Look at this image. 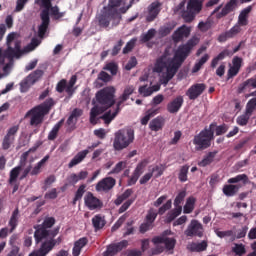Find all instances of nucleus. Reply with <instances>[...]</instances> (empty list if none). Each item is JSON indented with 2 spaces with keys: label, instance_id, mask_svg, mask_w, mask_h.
Returning <instances> with one entry per match:
<instances>
[{
  "label": "nucleus",
  "instance_id": "nucleus-1",
  "mask_svg": "<svg viewBox=\"0 0 256 256\" xmlns=\"http://www.w3.org/2000/svg\"><path fill=\"white\" fill-rule=\"evenodd\" d=\"M197 45H199V38L194 36L185 44L178 46L174 52L173 58H169L167 54H164L156 60L154 66V71L156 73H163L166 69V76L164 77L165 84H168L169 81L177 75V71H179L181 65L185 63L187 57L191 55V52Z\"/></svg>",
  "mask_w": 256,
  "mask_h": 256
},
{
  "label": "nucleus",
  "instance_id": "nucleus-2",
  "mask_svg": "<svg viewBox=\"0 0 256 256\" xmlns=\"http://www.w3.org/2000/svg\"><path fill=\"white\" fill-rule=\"evenodd\" d=\"M123 0H109L108 5L104 6L98 15V24L99 27L103 29H113V27H117L119 23H121V13L117 10V7H121Z\"/></svg>",
  "mask_w": 256,
  "mask_h": 256
},
{
  "label": "nucleus",
  "instance_id": "nucleus-3",
  "mask_svg": "<svg viewBox=\"0 0 256 256\" xmlns=\"http://www.w3.org/2000/svg\"><path fill=\"white\" fill-rule=\"evenodd\" d=\"M55 107V100L53 98L46 99L43 103L33 107L25 114V119L30 117V125L38 127L43 121L45 116L49 115L51 109Z\"/></svg>",
  "mask_w": 256,
  "mask_h": 256
},
{
  "label": "nucleus",
  "instance_id": "nucleus-4",
  "mask_svg": "<svg viewBox=\"0 0 256 256\" xmlns=\"http://www.w3.org/2000/svg\"><path fill=\"white\" fill-rule=\"evenodd\" d=\"M135 141V130L132 128H123L115 132L113 147L115 151L127 149Z\"/></svg>",
  "mask_w": 256,
  "mask_h": 256
},
{
  "label": "nucleus",
  "instance_id": "nucleus-5",
  "mask_svg": "<svg viewBox=\"0 0 256 256\" xmlns=\"http://www.w3.org/2000/svg\"><path fill=\"white\" fill-rule=\"evenodd\" d=\"M215 127V124H210L208 128H204L194 136L193 144L196 146V151H205L211 147V141L215 139Z\"/></svg>",
  "mask_w": 256,
  "mask_h": 256
},
{
  "label": "nucleus",
  "instance_id": "nucleus-6",
  "mask_svg": "<svg viewBox=\"0 0 256 256\" xmlns=\"http://www.w3.org/2000/svg\"><path fill=\"white\" fill-rule=\"evenodd\" d=\"M243 183V185H247L249 183V176L247 174H239L235 177H232L228 179L227 183L223 186L222 192L226 197H235L237 193H239V189H241V186L234 185L235 183Z\"/></svg>",
  "mask_w": 256,
  "mask_h": 256
},
{
  "label": "nucleus",
  "instance_id": "nucleus-7",
  "mask_svg": "<svg viewBox=\"0 0 256 256\" xmlns=\"http://www.w3.org/2000/svg\"><path fill=\"white\" fill-rule=\"evenodd\" d=\"M44 9L40 13L41 24L38 26V37L45 38V34L49 31L51 25V18L49 17V9L51 8V0H40Z\"/></svg>",
  "mask_w": 256,
  "mask_h": 256
},
{
  "label": "nucleus",
  "instance_id": "nucleus-8",
  "mask_svg": "<svg viewBox=\"0 0 256 256\" xmlns=\"http://www.w3.org/2000/svg\"><path fill=\"white\" fill-rule=\"evenodd\" d=\"M96 101L105 109H111L115 105V88L108 86L99 90L96 93Z\"/></svg>",
  "mask_w": 256,
  "mask_h": 256
},
{
  "label": "nucleus",
  "instance_id": "nucleus-9",
  "mask_svg": "<svg viewBox=\"0 0 256 256\" xmlns=\"http://www.w3.org/2000/svg\"><path fill=\"white\" fill-rule=\"evenodd\" d=\"M55 225V219L53 217L46 218L41 225L34 226L35 232H34V239L36 245H39L44 239H47L49 235H51V227Z\"/></svg>",
  "mask_w": 256,
  "mask_h": 256
},
{
  "label": "nucleus",
  "instance_id": "nucleus-10",
  "mask_svg": "<svg viewBox=\"0 0 256 256\" xmlns=\"http://www.w3.org/2000/svg\"><path fill=\"white\" fill-rule=\"evenodd\" d=\"M59 227H56L51 230V233L47 238H44L40 243L43 244L48 253H51L57 247V245H61L63 243V237L59 236L55 239L56 235H59Z\"/></svg>",
  "mask_w": 256,
  "mask_h": 256
},
{
  "label": "nucleus",
  "instance_id": "nucleus-11",
  "mask_svg": "<svg viewBox=\"0 0 256 256\" xmlns=\"http://www.w3.org/2000/svg\"><path fill=\"white\" fill-rule=\"evenodd\" d=\"M237 9V0H230L225 4L223 7V4H220L218 7H216L212 15H215L216 13V19H223V17H227L229 13H233Z\"/></svg>",
  "mask_w": 256,
  "mask_h": 256
},
{
  "label": "nucleus",
  "instance_id": "nucleus-12",
  "mask_svg": "<svg viewBox=\"0 0 256 256\" xmlns=\"http://www.w3.org/2000/svg\"><path fill=\"white\" fill-rule=\"evenodd\" d=\"M17 133H19V126H12L7 130L6 135L2 140L3 151H8V149H11V146L15 143Z\"/></svg>",
  "mask_w": 256,
  "mask_h": 256
},
{
  "label": "nucleus",
  "instance_id": "nucleus-13",
  "mask_svg": "<svg viewBox=\"0 0 256 256\" xmlns=\"http://www.w3.org/2000/svg\"><path fill=\"white\" fill-rule=\"evenodd\" d=\"M129 247V241L122 240L118 243H111L107 246L106 251L103 252V256H115L121 253L123 249Z\"/></svg>",
  "mask_w": 256,
  "mask_h": 256
},
{
  "label": "nucleus",
  "instance_id": "nucleus-14",
  "mask_svg": "<svg viewBox=\"0 0 256 256\" xmlns=\"http://www.w3.org/2000/svg\"><path fill=\"white\" fill-rule=\"evenodd\" d=\"M184 233L186 237H203V224H201L198 220H191Z\"/></svg>",
  "mask_w": 256,
  "mask_h": 256
},
{
  "label": "nucleus",
  "instance_id": "nucleus-15",
  "mask_svg": "<svg viewBox=\"0 0 256 256\" xmlns=\"http://www.w3.org/2000/svg\"><path fill=\"white\" fill-rule=\"evenodd\" d=\"M115 185H117V180H115V178L106 177L96 184L95 189L97 193H109Z\"/></svg>",
  "mask_w": 256,
  "mask_h": 256
},
{
  "label": "nucleus",
  "instance_id": "nucleus-16",
  "mask_svg": "<svg viewBox=\"0 0 256 256\" xmlns=\"http://www.w3.org/2000/svg\"><path fill=\"white\" fill-rule=\"evenodd\" d=\"M84 204L90 211H95L103 207V202L93 195V192H87L84 196Z\"/></svg>",
  "mask_w": 256,
  "mask_h": 256
},
{
  "label": "nucleus",
  "instance_id": "nucleus-17",
  "mask_svg": "<svg viewBox=\"0 0 256 256\" xmlns=\"http://www.w3.org/2000/svg\"><path fill=\"white\" fill-rule=\"evenodd\" d=\"M23 55V50H21V43L16 41L14 48L12 46H7V49L3 51V59H19Z\"/></svg>",
  "mask_w": 256,
  "mask_h": 256
},
{
  "label": "nucleus",
  "instance_id": "nucleus-18",
  "mask_svg": "<svg viewBox=\"0 0 256 256\" xmlns=\"http://www.w3.org/2000/svg\"><path fill=\"white\" fill-rule=\"evenodd\" d=\"M205 89H207V85L204 83H196L187 90L186 95L190 101H195V99H198L203 95Z\"/></svg>",
  "mask_w": 256,
  "mask_h": 256
},
{
  "label": "nucleus",
  "instance_id": "nucleus-19",
  "mask_svg": "<svg viewBox=\"0 0 256 256\" xmlns=\"http://www.w3.org/2000/svg\"><path fill=\"white\" fill-rule=\"evenodd\" d=\"M191 35V28L187 27V25H182L179 27L172 35V39L174 43H180L183 39L189 37Z\"/></svg>",
  "mask_w": 256,
  "mask_h": 256
},
{
  "label": "nucleus",
  "instance_id": "nucleus-20",
  "mask_svg": "<svg viewBox=\"0 0 256 256\" xmlns=\"http://www.w3.org/2000/svg\"><path fill=\"white\" fill-rule=\"evenodd\" d=\"M161 3L153 2L148 6V14L146 16L147 23H153L154 20L157 19L159 13H161Z\"/></svg>",
  "mask_w": 256,
  "mask_h": 256
},
{
  "label": "nucleus",
  "instance_id": "nucleus-21",
  "mask_svg": "<svg viewBox=\"0 0 256 256\" xmlns=\"http://www.w3.org/2000/svg\"><path fill=\"white\" fill-rule=\"evenodd\" d=\"M183 103H184L183 96H177L167 104L166 109L168 113H171V114L179 113V111L181 110V107H183Z\"/></svg>",
  "mask_w": 256,
  "mask_h": 256
},
{
  "label": "nucleus",
  "instance_id": "nucleus-22",
  "mask_svg": "<svg viewBox=\"0 0 256 256\" xmlns=\"http://www.w3.org/2000/svg\"><path fill=\"white\" fill-rule=\"evenodd\" d=\"M20 217H21V214L19 212V208L16 207L12 212L11 217L8 221V225L10 227V233H13V231H15V229H17V227L19 226Z\"/></svg>",
  "mask_w": 256,
  "mask_h": 256
},
{
  "label": "nucleus",
  "instance_id": "nucleus-23",
  "mask_svg": "<svg viewBox=\"0 0 256 256\" xmlns=\"http://www.w3.org/2000/svg\"><path fill=\"white\" fill-rule=\"evenodd\" d=\"M89 155V149L82 150L78 152L73 159L69 162L68 167L69 169H73L75 165H79V163H82L85 160V157Z\"/></svg>",
  "mask_w": 256,
  "mask_h": 256
},
{
  "label": "nucleus",
  "instance_id": "nucleus-24",
  "mask_svg": "<svg viewBox=\"0 0 256 256\" xmlns=\"http://www.w3.org/2000/svg\"><path fill=\"white\" fill-rule=\"evenodd\" d=\"M105 111H107V108H104V106H101V105L99 106V104L97 106H94L90 111L91 125H97L98 115H101V113H105Z\"/></svg>",
  "mask_w": 256,
  "mask_h": 256
},
{
  "label": "nucleus",
  "instance_id": "nucleus-25",
  "mask_svg": "<svg viewBox=\"0 0 256 256\" xmlns=\"http://www.w3.org/2000/svg\"><path fill=\"white\" fill-rule=\"evenodd\" d=\"M163 127H165V118L163 116H157L149 123V129L155 132L161 131Z\"/></svg>",
  "mask_w": 256,
  "mask_h": 256
},
{
  "label": "nucleus",
  "instance_id": "nucleus-26",
  "mask_svg": "<svg viewBox=\"0 0 256 256\" xmlns=\"http://www.w3.org/2000/svg\"><path fill=\"white\" fill-rule=\"evenodd\" d=\"M87 243H89V240L87 239V237H83V238H80L79 240H77L74 243V247L72 249V255L80 256L83 247H85L87 245Z\"/></svg>",
  "mask_w": 256,
  "mask_h": 256
},
{
  "label": "nucleus",
  "instance_id": "nucleus-27",
  "mask_svg": "<svg viewBox=\"0 0 256 256\" xmlns=\"http://www.w3.org/2000/svg\"><path fill=\"white\" fill-rule=\"evenodd\" d=\"M81 115H83V110H81L79 108H75L67 119V122H66L67 125H69V127H75V125H77V121H78L79 117H81Z\"/></svg>",
  "mask_w": 256,
  "mask_h": 256
},
{
  "label": "nucleus",
  "instance_id": "nucleus-28",
  "mask_svg": "<svg viewBox=\"0 0 256 256\" xmlns=\"http://www.w3.org/2000/svg\"><path fill=\"white\" fill-rule=\"evenodd\" d=\"M135 93V87L134 86H126L124 89L123 94L119 97V101L117 102L118 107H121L125 101L129 100V97Z\"/></svg>",
  "mask_w": 256,
  "mask_h": 256
},
{
  "label": "nucleus",
  "instance_id": "nucleus-29",
  "mask_svg": "<svg viewBox=\"0 0 256 256\" xmlns=\"http://www.w3.org/2000/svg\"><path fill=\"white\" fill-rule=\"evenodd\" d=\"M230 55H233V52H231L229 49H224L222 52H220L216 57L212 59L210 66L212 67V69H215V67L219 65V61H223L225 57H230Z\"/></svg>",
  "mask_w": 256,
  "mask_h": 256
},
{
  "label": "nucleus",
  "instance_id": "nucleus-30",
  "mask_svg": "<svg viewBox=\"0 0 256 256\" xmlns=\"http://www.w3.org/2000/svg\"><path fill=\"white\" fill-rule=\"evenodd\" d=\"M251 11H253V6H247L240 12V14L238 16L239 25H242V27L247 25V23H248L247 19H249V13H251Z\"/></svg>",
  "mask_w": 256,
  "mask_h": 256
},
{
  "label": "nucleus",
  "instance_id": "nucleus-31",
  "mask_svg": "<svg viewBox=\"0 0 256 256\" xmlns=\"http://www.w3.org/2000/svg\"><path fill=\"white\" fill-rule=\"evenodd\" d=\"M217 153H219V151L217 150L208 152L204 156V158L198 163L199 167H207V165H211V163L215 161V157H217Z\"/></svg>",
  "mask_w": 256,
  "mask_h": 256
},
{
  "label": "nucleus",
  "instance_id": "nucleus-32",
  "mask_svg": "<svg viewBox=\"0 0 256 256\" xmlns=\"http://www.w3.org/2000/svg\"><path fill=\"white\" fill-rule=\"evenodd\" d=\"M119 111H121V106H118V104H116V109L113 113L111 112V110L105 112L103 116L100 117V119H102L106 123V125H109V123H111V121H113V119H115L117 115H119Z\"/></svg>",
  "mask_w": 256,
  "mask_h": 256
},
{
  "label": "nucleus",
  "instance_id": "nucleus-33",
  "mask_svg": "<svg viewBox=\"0 0 256 256\" xmlns=\"http://www.w3.org/2000/svg\"><path fill=\"white\" fill-rule=\"evenodd\" d=\"M183 212V207H175L174 209L170 210L165 217V223H173L179 215Z\"/></svg>",
  "mask_w": 256,
  "mask_h": 256
},
{
  "label": "nucleus",
  "instance_id": "nucleus-34",
  "mask_svg": "<svg viewBox=\"0 0 256 256\" xmlns=\"http://www.w3.org/2000/svg\"><path fill=\"white\" fill-rule=\"evenodd\" d=\"M201 9H203V2L200 0H189L187 4V10L192 11L196 15L201 13Z\"/></svg>",
  "mask_w": 256,
  "mask_h": 256
},
{
  "label": "nucleus",
  "instance_id": "nucleus-35",
  "mask_svg": "<svg viewBox=\"0 0 256 256\" xmlns=\"http://www.w3.org/2000/svg\"><path fill=\"white\" fill-rule=\"evenodd\" d=\"M63 123H65L64 118H62L57 124L54 125V127L48 134V141H55L57 139V136L59 135V131L61 127H63Z\"/></svg>",
  "mask_w": 256,
  "mask_h": 256
},
{
  "label": "nucleus",
  "instance_id": "nucleus-36",
  "mask_svg": "<svg viewBox=\"0 0 256 256\" xmlns=\"http://www.w3.org/2000/svg\"><path fill=\"white\" fill-rule=\"evenodd\" d=\"M215 233L217 237H219L220 239H225V237H229L230 243H233V241H236L235 231L233 230H226V231L216 230Z\"/></svg>",
  "mask_w": 256,
  "mask_h": 256
},
{
  "label": "nucleus",
  "instance_id": "nucleus-37",
  "mask_svg": "<svg viewBox=\"0 0 256 256\" xmlns=\"http://www.w3.org/2000/svg\"><path fill=\"white\" fill-rule=\"evenodd\" d=\"M22 169H23V166L18 165L10 171V176H9V181H8V183L10 185H13V183H17V179H18L19 174L21 173Z\"/></svg>",
  "mask_w": 256,
  "mask_h": 256
},
{
  "label": "nucleus",
  "instance_id": "nucleus-38",
  "mask_svg": "<svg viewBox=\"0 0 256 256\" xmlns=\"http://www.w3.org/2000/svg\"><path fill=\"white\" fill-rule=\"evenodd\" d=\"M196 201L197 200L195 199V197H193V196L188 197L186 200V204L184 205V208H183V213H185V214L193 213V211L195 209Z\"/></svg>",
  "mask_w": 256,
  "mask_h": 256
},
{
  "label": "nucleus",
  "instance_id": "nucleus-39",
  "mask_svg": "<svg viewBox=\"0 0 256 256\" xmlns=\"http://www.w3.org/2000/svg\"><path fill=\"white\" fill-rule=\"evenodd\" d=\"M247 87H252V89H256V78H249L248 80L241 83L238 87V93H243Z\"/></svg>",
  "mask_w": 256,
  "mask_h": 256
},
{
  "label": "nucleus",
  "instance_id": "nucleus-40",
  "mask_svg": "<svg viewBox=\"0 0 256 256\" xmlns=\"http://www.w3.org/2000/svg\"><path fill=\"white\" fill-rule=\"evenodd\" d=\"M92 225L95 231H99L100 229H103L105 227V220L103 219V217H101V215H95L92 218Z\"/></svg>",
  "mask_w": 256,
  "mask_h": 256
},
{
  "label": "nucleus",
  "instance_id": "nucleus-41",
  "mask_svg": "<svg viewBox=\"0 0 256 256\" xmlns=\"http://www.w3.org/2000/svg\"><path fill=\"white\" fill-rule=\"evenodd\" d=\"M157 113H159V109L147 110L145 113V116L142 117V119L140 121L141 125H147V123H149V121H151V118L155 117V115H157Z\"/></svg>",
  "mask_w": 256,
  "mask_h": 256
},
{
  "label": "nucleus",
  "instance_id": "nucleus-42",
  "mask_svg": "<svg viewBox=\"0 0 256 256\" xmlns=\"http://www.w3.org/2000/svg\"><path fill=\"white\" fill-rule=\"evenodd\" d=\"M50 156L46 155L43 160L39 161L36 166L32 169V171L30 172V175H39L41 173V168L43 167V165H45L46 162L49 161Z\"/></svg>",
  "mask_w": 256,
  "mask_h": 256
},
{
  "label": "nucleus",
  "instance_id": "nucleus-43",
  "mask_svg": "<svg viewBox=\"0 0 256 256\" xmlns=\"http://www.w3.org/2000/svg\"><path fill=\"white\" fill-rule=\"evenodd\" d=\"M45 72H43V70H35L34 72L30 73L27 78L31 81V83H33L34 85L36 84L37 81H39L41 79V77H43Z\"/></svg>",
  "mask_w": 256,
  "mask_h": 256
},
{
  "label": "nucleus",
  "instance_id": "nucleus-44",
  "mask_svg": "<svg viewBox=\"0 0 256 256\" xmlns=\"http://www.w3.org/2000/svg\"><path fill=\"white\" fill-rule=\"evenodd\" d=\"M157 215H159L157 210L154 208H150L145 217L146 223H150L151 225H153V223H155V219H157Z\"/></svg>",
  "mask_w": 256,
  "mask_h": 256
},
{
  "label": "nucleus",
  "instance_id": "nucleus-45",
  "mask_svg": "<svg viewBox=\"0 0 256 256\" xmlns=\"http://www.w3.org/2000/svg\"><path fill=\"white\" fill-rule=\"evenodd\" d=\"M207 61H209V54H205L198 62L195 63L193 67V73L201 71V68L206 64Z\"/></svg>",
  "mask_w": 256,
  "mask_h": 256
},
{
  "label": "nucleus",
  "instance_id": "nucleus-46",
  "mask_svg": "<svg viewBox=\"0 0 256 256\" xmlns=\"http://www.w3.org/2000/svg\"><path fill=\"white\" fill-rule=\"evenodd\" d=\"M185 197H187V191L185 190L180 191L176 196V198L174 199V207H176L177 209H179V207H183L181 206V203L185 201Z\"/></svg>",
  "mask_w": 256,
  "mask_h": 256
},
{
  "label": "nucleus",
  "instance_id": "nucleus-47",
  "mask_svg": "<svg viewBox=\"0 0 256 256\" xmlns=\"http://www.w3.org/2000/svg\"><path fill=\"white\" fill-rule=\"evenodd\" d=\"M232 253H235L237 256H243L247 253L245 246L243 243H234V247H232Z\"/></svg>",
  "mask_w": 256,
  "mask_h": 256
},
{
  "label": "nucleus",
  "instance_id": "nucleus-48",
  "mask_svg": "<svg viewBox=\"0 0 256 256\" xmlns=\"http://www.w3.org/2000/svg\"><path fill=\"white\" fill-rule=\"evenodd\" d=\"M155 35H157V30H155V28L149 29L147 33L141 35V42L148 43Z\"/></svg>",
  "mask_w": 256,
  "mask_h": 256
},
{
  "label": "nucleus",
  "instance_id": "nucleus-49",
  "mask_svg": "<svg viewBox=\"0 0 256 256\" xmlns=\"http://www.w3.org/2000/svg\"><path fill=\"white\" fill-rule=\"evenodd\" d=\"M49 11L51 12L52 17H54V19H56V20L65 17V12H59V7L58 6H52L51 0H50Z\"/></svg>",
  "mask_w": 256,
  "mask_h": 256
},
{
  "label": "nucleus",
  "instance_id": "nucleus-50",
  "mask_svg": "<svg viewBox=\"0 0 256 256\" xmlns=\"http://www.w3.org/2000/svg\"><path fill=\"white\" fill-rule=\"evenodd\" d=\"M195 15H197L195 12L187 9L182 12V19L184 23H192L195 20Z\"/></svg>",
  "mask_w": 256,
  "mask_h": 256
},
{
  "label": "nucleus",
  "instance_id": "nucleus-51",
  "mask_svg": "<svg viewBox=\"0 0 256 256\" xmlns=\"http://www.w3.org/2000/svg\"><path fill=\"white\" fill-rule=\"evenodd\" d=\"M127 167V161L118 162L115 167L110 171V175H119L123 169Z\"/></svg>",
  "mask_w": 256,
  "mask_h": 256
},
{
  "label": "nucleus",
  "instance_id": "nucleus-52",
  "mask_svg": "<svg viewBox=\"0 0 256 256\" xmlns=\"http://www.w3.org/2000/svg\"><path fill=\"white\" fill-rule=\"evenodd\" d=\"M86 185L82 184L79 186V188L77 189L76 193H75V197L73 199V205L77 204V201L83 199V195H85V189H86Z\"/></svg>",
  "mask_w": 256,
  "mask_h": 256
},
{
  "label": "nucleus",
  "instance_id": "nucleus-53",
  "mask_svg": "<svg viewBox=\"0 0 256 256\" xmlns=\"http://www.w3.org/2000/svg\"><path fill=\"white\" fill-rule=\"evenodd\" d=\"M34 85L31 83V80L26 77L20 82V93H27L29 89H31V86Z\"/></svg>",
  "mask_w": 256,
  "mask_h": 256
},
{
  "label": "nucleus",
  "instance_id": "nucleus-54",
  "mask_svg": "<svg viewBox=\"0 0 256 256\" xmlns=\"http://www.w3.org/2000/svg\"><path fill=\"white\" fill-rule=\"evenodd\" d=\"M208 247L207 241H202L200 243H193L191 246L192 251L201 253V251H206Z\"/></svg>",
  "mask_w": 256,
  "mask_h": 256
},
{
  "label": "nucleus",
  "instance_id": "nucleus-55",
  "mask_svg": "<svg viewBox=\"0 0 256 256\" xmlns=\"http://www.w3.org/2000/svg\"><path fill=\"white\" fill-rule=\"evenodd\" d=\"M249 119H251V114H248L247 112H245L244 114L238 116L236 123L241 127H245V125L249 123Z\"/></svg>",
  "mask_w": 256,
  "mask_h": 256
},
{
  "label": "nucleus",
  "instance_id": "nucleus-56",
  "mask_svg": "<svg viewBox=\"0 0 256 256\" xmlns=\"http://www.w3.org/2000/svg\"><path fill=\"white\" fill-rule=\"evenodd\" d=\"M189 173V166L184 165L180 168V172L178 174V179L181 183H185L187 181V175Z\"/></svg>",
  "mask_w": 256,
  "mask_h": 256
},
{
  "label": "nucleus",
  "instance_id": "nucleus-57",
  "mask_svg": "<svg viewBox=\"0 0 256 256\" xmlns=\"http://www.w3.org/2000/svg\"><path fill=\"white\" fill-rule=\"evenodd\" d=\"M211 27H213V22H211L209 19L205 22L201 21L198 24V29L201 31V33H207Z\"/></svg>",
  "mask_w": 256,
  "mask_h": 256
},
{
  "label": "nucleus",
  "instance_id": "nucleus-58",
  "mask_svg": "<svg viewBox=\"0 0 256 256\" xmlns=\"http://www.w3.org/2000/svg\"><path fill=\"white\" fill-rule=\"evenodd\" d=\"M137 44V38H132L127 42L126 46L123 48V54L127 55V53H131L133 49H135V45Z\"/></svg>",
  "mask_w": 256,
  "mask_h": 256
},
{
  "label": "nucleus",
  "instance_id": "nucleus-59",
  "mask_svg": "<svg viewBox=\"0 0 256 256\" xmlns=\"http://www.w3.org/2000/svg\"><path fill=\"white\" fill-rule=\"evenodd\" d=\"M49 252L45 249L42 243H40L39 249L32 251L28 256H48Z\"/></svg>",
  "mask_w": 256,
  "mask_h": 256
},
{
  "label": "nucleus",
  "instance_id": "nucleus-60",
  "mask_svg": "<svg viewBox=\"0 0 256 256\" xmlns=\"http://www.w3.org/2000/svg\"><path fill=\"white\" fill-rule=\"evenodd\" d=\"M165 172V168L163 167V165H156L151 169L152 175H154L155 179H159V177H161V175H163V173Z\"/></svg>",
  "mask_w": 256,
  "mask_h": 256
},
{
  "label": "nucleus",
  "instance_id": "nucleus-61",
  "mask_svg": "<svg viewBox=\"0 0 256 256\" xmlns=\"http://www.w3.org/2000/svg\"><path fill=\"white\" fill-rule=\"evenodd\" d=\"M255 109H256V98H252L247 102L245 112L248 115H253V111H255Z\"/></svg>",
  "mask_w": 256,
  "mask_h": 256
},
{
  "label": "nucleus",
  "instance_id": "nucleus-62",
  "mask_svg": "<svg viewBox=\"0 0 256 256\" xmlns=\"http://www.w3.org/2000/svg\"><path fill=\"white\" fill-rule=\"evenodd\" d=\"M105 71H109L111 75H117V71H119V66L115 62H110L105 65Z\"/></svg>",
  "mask_w": 256,
  "mask_h": 256
},
{
  "label": "nucleus",
  "instance_id": "nucleus-63",
  "mask_svg": "<svg viewBox=\"0 0 256 256\" xmlns=\"http://www.w3.org/2000/svg\"><path fill=\"white\" fill-rule=\"evenodd\" d=\"M173 207V201L168 200L166 201L165 204H163L159 209H158V215H165L167 211H169Z\"/></svg>",
  "mask_w": 256,
  "mask_h": 256
},
{
  "label": "nucleus",
  "instance_id": "nucleus-64",
  "mask_svg": "<svg viewBox=\"0 0 256 256\" xmlns=\"http://www.w3.org/2000/svg\"><path fill=\"white\" fill-rule=\"evenodd\" d=\"M176 244L177 240L175 238H164V245L168 251H173Z\"/></svg>",
  "mask_w": 256,
  "mask_h": 256
}]
</instances>
